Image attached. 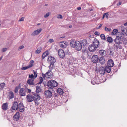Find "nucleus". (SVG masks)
Listing matches in <instances>:
<instances>
[{
    "instance_id": "1",
    "label": "nucleus",
    "mask_w": 127,
    "mask_h": 127,
    "mask_svg": "<svg viewBox=\"0 0 127 127\" xmlns=\"http://www.w3.org/2000/svg\"><path fill=\"white\" fill-rule=\"evenodd\" d=\"M114 41L116 43L114 44V47L116 49H122V46L121 44H126L127 43V39L121 34H118L117 36L114 40Z\"/></svg>"
},
{
    "instance_id": "2",
    "label": "nucleus",
    "mask_w": 127,
    "mask_h": 127,
    "mask_svg": "<svg viewBox=\"0 0 127 127\" xmlns=\"http://www.w3.org/2000/svg\"><path fill=\"white\" fill-rule=\"evenodd\" d=\"M70 45L72 47L74 48L78 51L81 50L82 48V45L81 43L79 41L74 42L72 41L70 42Z\"/></svg>"
},
{
    "instance_id": "3",
    "label": "nucleus",
    "mask_w": 127,
    "mask_h": 127,
    "mask_svg": "<svg viewBox=\"0 0 127 127\" xmlns=\"http://www.w3.org/2000/svg\"><path fill=\"white\" fill-rule=\"evenodd\" d=\"M47 86L49 89H53L54 87H56L58 85V83L55 80H51L47 83Z\"/></svg>"
},
{
    "instance_id": "4",
    "label": "nucleus",
    "mask_w": 127,
    "mask_h": 127,
    "mask_svg": "<svg viewBox=\"0 0 127 127\" xmlns=\"http://www.w3.org/2000/svg\"><path fill=\"white\" fill-rule=\"evenodd\" d=\"M27 89V88H21L19 92L20 95L21 96L26 95Z\"/></svg>"
},
{
    "instance_id": "5",
    "label": "nucleus",
    "mask_w": 127,
    "mask_h": 127,
    "mask_svg": "<svg viewBox=\"0 0 127 127\" xmlns=\"http://www.w3.org/2000/svg\"><path fill=\"white\" fill-rule=\"evenodd\" d=\"M44 94L45 96L49 98H51L52 95V92L49 90L45 91L44 92Z\"/></svg>"
},
{
    "instance_id": "6",
    "label": "nucleus",
    "mask_w": 127,
    "mask_h": 127,
    "mask_svg": "<svg viewBox=\"0 0 127 127\" xmlns=\"http://www.w3.org/2000/svg\"><path fill=\"white\" fill-rule=\"evenodd\" d=\"M58 54L60 58H63L65 57V54L64 50L60 49L58 51Z\"/></svg>"
},
{
    "instance_id": "7",
    "label": "nucleus",
    "mask_w": 127,
    "mask_h": 127,
    "mask_svg": "<svg viewBox=\"0 0 127 127\" xmlns=\"http://www.w3.org/2000/svg\"><path fill=\"white\" fill-rule=\"evenodd\" d=\"M18 107L19 110L20 112H23L24 111V107L22 103L20 102L19 103Z\"/></svg>"
},
{
    "instance_id": "8",
    "label": "nucleus",
    "mask_w": 127,
    "mask_h": 127,
    "mask_svg": "<svg viewBox=\"0 0 127 127\" xmlns=\"http://www.w3.org/2000/svg\"><path fill=\"white\" fill-rule=\"evenodd\" d=\"M47 61L49 63H54L56 62V60L54 57L51 56H48Z\"/></svg>"
},
{
    "instance_id": "9",
    "label": "nucleus",
    "mask_w": 127,
    "mask_h": 127,
    "mask_svg": "<svg viewBox=\"0 0 127 127\" xmlns=\"http://www.w3.org/2000/svg\"><path fill=\"white\" fill-rule=\"evenodd\" d=\"M42 30V29L40 28L35 30L32 33L31 35L33 36L37 35L40 33Z\"/></svg>"
},
{
    "instance_id": "10",
    "label": "nucleus",
    "mask_w": 127,
    "mask_h": 127,
    "mask_svg": "<svg viewBox=\"0 0 127 127\" xmlns=\"http://www.w3.org/2000/svg\"><path fill=\"white\" fill-rule=\"evenodd\" d=\"M92 61L94 63H97L98 61V57L96 55L93 56L91 58Z\"/></svg>"
},
{
    "instance_id": "11",
    "label": "nucleus",
    "mask_w": 127,
    "mask_h": 127,
    "mask_svg": "<svg viewBox=\"0 0 127 127\" xmlns=\"http://www.w3.org/2000/svg\"><path fill=\"white\" fill-rule=\"evenodd\" d=\"M26 98L27 99V101L29 102H31L33 101V95L28 94L26 96Z\"/></svg>"
},
{
    "instance_id": "12",
    "label": "nucleus",
    "mask_w": 127,
    "mask_h": 127,
    "mask_svg": "<svg viewBox=\"0 0 127 127\" xmlns=\"http://www.w3.org/2000/svg\"><path fill=\"white\" fill-rule=\"evenodd\" d=\"M18 103L16 102H14L13 103V105L11 108L14 110H17L18 108Z\"/></svg>"
},
{
    "instance_id": "13",
    "label": "nucleus",
    "mask_w": 127,
    "mask_h": 127,
    "mask_svg": "<svg viewBox=\"0 0 127 127\" xmlns=\"http://www.w3.org/2000/svg\"><path fill=\"white\" fill-rule=\"evenodd\" d=\"M96 46L92 44L91 45H89V49L90 51L91 52H93L95 50H96Z\"/></svg>"
},
{
    "instance_id": "14",
    "label": "nucleus",
    "mask_w": 127,
    "mask_h": 127,
    "mask_svg": "<svg viewBox=\"0 0 127 127\" xmlns=\"http://www.w3.org/2000/svg\"><path fill=\"white\" fill-rule=\"evenodd\" d=\"M67 43L65 41L61 42L60 43V46L61 48H65L67 45Z\"/></svg>"
},
{
    "instance_id": "15",
    "label": "nucleus",
    "mask_w": 127,
    "mask_h": 127,
    "mask_svg": "<svg viewBox=\"0 0 127 127\" xmlns=\"http://www.w3.org/2000/svg\"><path fill=\"white\" fill-rule=\"evenodd\" d=\"M33 100H39L40 99V97L39 95L37 94H33Z\"/></svg>"
},
{
    "instance_id": "16",
    "label": "nucleus",
    "mask_w": 127,
    "mask_h": 127,
    "mask_svg": "<svg viewBox=\"0 0 127 127\" xmlns=\"http://www.w3.org/2000/svg\"><path fill=\"white\" fill-rule=\"evenodd\" d=\"M121 32L122 33L123 35H127V30L124 27H122L121 29Z\"/></svg>"
},
{
    "instance_id": "17",
    "label": "nucleus",
    "mask_w": 127,
    "mask_h": 127,
    "mask_svg": "<svg viewBox=\"0 0 127 127\" xmlns=\"http://www.w3.org/2000/svg\"><path fill=\"white\" fill-rule=\"evenodd\" d=\"M99 43V41L97 40V39L96 38H95L93 42V43L92 44L96 46V47L97 48L98 47Z\"/></svg>"
},
{
    "instance_id": "18",
    "label": "nucleus",
    "mask_w": 127,
    "mask_h": 127,
    "mask_svg": "<svg viewBox=\"0 0 127 127\" xmlns=\"http://www.w3.org/2000/svg\"><path fill=\"white\" fill-rule=\"evenodd\" d=\"M14 97V95L12 91L9 92L8 94V97L9 99H11Z\"/></svg>"
},
{
    "instance_id": "19",
    "label": "nucleus",
    "mask_w": 127,
    "mask_h": 127,
    "mask_svg": "<svg viewBox=\"0 0 127 127\" xmlns=\"http://www.w3.org/2000/svg\"><path fill=\"white\" fill-rule=\"evenodd\" d=\"M107 66L110 67H112L114 66V62L112 59H110L108 60L107 63Z\"/></svg>"
},
{
    "instance_id": "20",
    "label": "nucleus",
    "mask_w": 127,
    "mask_h": 127,
    "mask_svg": "<svg viewBox=\"0 0 127 127\" xmlns=\"http://www.w3.org/2000/svg\"><path fill=\"white\" fill-rule=\"evenodd\" d=\"M20 115L19 112H17L15 114L13 118L14 120L17 121L19 120L20 117Z\"/></svg>"
},
{
    "instance_id": "21",
    "label": "nucleus",
    "mask_w": 127,
    "mask_h": 127,
    "mask_svg": "<svg viewBox=\"0 0 127 127\" xmlns=\"http://www.w3.org/2000/svg\"><path fill=\"white\" fill-rule=\"evenodd\" d=\"M98 61L101 64H104L105 62V61L103 57H100L99 59L98 58Z\"/></svg>"
},
{
    "instance_id": "22",
    "label": "nucleus",
    "mask_w": 127,
    "mask_h": 127,
    "mask_svg": "<svg viewBox=\"0 0 127 127\" xmlns=\"http://www.w3.org/2000/svg\"><path fill=\"white\" fill-rule=\"evenodd\" d=\"M100 70L99 71V72L100 74L103 75L104 74L105 71V70L104 68L103 67H101L100 68Z\"/></svg>"
},
{
    "instance_id": "23",
    "label": "nucleus",
    "mask_w": 127,
    "mask_h": 127,
    "mask_svg": "<svg viewBox=\"0 0 127 127\" xmlns=\"http://www.w3.org/2000/svg\"><path fill=\"white\" fill-rule=\"evenodd\" d=\"M2 107L3 110L5 111L7 109V103H6L3 104L2 106Z\"/></svg>"
},
{
    "instance_id": "24",
    "label": "nucleus",
    "mask_w": 127,
    "mask_h": 127,
    "mask_svg": "<svg viewBox=\"0 0 127 127\" xmlns=\"http://www.w3.org/2000/svg\"><path fill=\"white\" fill-rule=\"evenodd\" d=\"M111 67L109 66H106L105 68H104L105 70V71L108 73H110L111 71Z\"/></svg>"
},
{
    "instance_id": "25",
    "label": "nucleus",
    "mask_w": 127,
    "mask_h": 127,
    "mask_svg": "<svg viewBox=\"0 0 127 127\" xmlns=\"http://www.w3.org/2000/svg\"><path fill=\"white\" fill-rule=\"evenodd\" d=\"M49 54V53L47 51L44 52L42 55V59H44Z\"/></svg>"
},
{
    "instance_id": "26",
    "label": "nucleus",
    "mask_w": 127,
    "mask_h": 127,
    "mask_svg": "<svg viewBox=\"0 0 127 127\" xmlns=\"http://www.w3.org/2000/svg\"><path fill=\"white\" fill-rule=\"evenodd\" d=\"M57 92L58 94L60 95H63L64 93L63 90L60 88H59L57 89Z\"/></svg>"
},
{
    "instance_id": "27",
    "label": "nucleus",
    "mask_w": 127,
    "mask_h": 127,
    "mask_svg": "<svg viewBox=\"0 0 127 127\" xmlns=\"http://www.w3.org/2000/svg\"><path fill=\"white\" fill-rule=\"evenodd\" d=\"M33 80L29 79L27 81V83L30 85H34V83L33 82Z\"/></svg>"
},
{
    "instance_id": "28",
    "label": "nucleus",
    "mask_w": 127,
    "mask_h": 127,
    "mask_svg": "<svg viewBox=\"0 0 127 127\" xmlns=\"http://www.w3.org/2000/svg\"><path fill=\"white\" fill-rule=\"evenodd\" d=\"M99 53L101 55H105L106 54V52L104 50H100L99 51Z\"/></svg>"
},
{
    "instance_id": "29",
    "label": "nucleus",
    "mask_w": 127,
    "mask_h": 127,
    "mask_svg": "<svg viewBox=\"0 0 127 127\" xmlns=\"http://www.w3.org/2000/svg\"><path fill=\"white\" fill-rule=\"evenodd\" d=\"M81 43L82 46H85L87 44V40H83L82 41Z\"/></svg>"
},
{
    "instance_id": "30",
    "label": "nucleus",
    "mask_w": 127,
    "mask_h": 127,
    "mask_svg": "<svg viewBox=\"0 0 127 127\" xmlns=\"http://www.w3.org/2000/svg\"><path fill=\"white\" fill-rule=\"evenodd\" d=\"M46 73L47 74L48 76L49 77V78L51 76L52 73L51 72V70H48V71Z\"/></svg>"
},
{
    "instance_id": "31",
    "label": "nucleus",
    "mask_w": 127,
    "mask_h": 127,
    "mask_svg": "<svg viewBox=\"0 0 127 127\" xmlns=\"http://www.w3.org/2000/svg\"><path fill=\"white\" fill-rule=\"evenodd\" d=\"M42 48L41 47H40L38 48L36 51L35 52L36 54H39L41 52L42 50Z\"/></svg>"
},
{
    "instance_id": "32",
    "label": "nucleus",
    "mask_w": 127,
    "mask_h": 127,
    "mask_svg": "<svg viewBox=\"0 0 127 127\" xmlns=\"http://www.w3.org/2000/svg\"><path fill=\"white\" fill-rule=\"evenodd\" d=\"M107 41L110 43H112L113 41V39L110 36H108L107 38Z\"/></svg>"
},
{
    "instance_id": "33",
    "label": "nucleus",
    "mask_w": 127,
    "mask_h": 127,
    "mask_svg": "<svg viewBox=\"0 0 127 127\" xmlns=\"http://www.w3.org/2000/svg\"><path fill=\"white\" fill-rule=\"evenodd\" d=\"M41 90L40 87L38 86H36V92L37 93H39L41 92Z\"/></svg>"
},
{
    "instance_id": "34",
    "label": "nucleus",
    "mask_w": 127,
    "mask_h": 127,
    "mask_svg": "<svg viewBox=\"0 0 127 127\" xmlns=\"http://www.w3.org/2000/svg\"><path fill=\"white\" fill-rule=\"evenodd\" d=\"M54 63H50V65L49 66V67L50 69L49 70H51L52 69L54 68Z\"/></svg>"
},
{
    "instance_id": "35",
    "label": "nucleus",
    "mask_w": 127,
    "mask_h": 127,
    "mask_svg": "<svg viewBox=\"0 0 127 127\" xmlns=\"http://www.w3.org/2000/svg\"><path fill=\"white\" fill-rule=\"evenodd\" d=\"M108 12H106L104 13L103 16L102 17V19H103L104 17H105V15H106V18L107 19H108V16H109V14H108Z\"/></svg>"
},
{
    "instance_id": "36",
    "label": "nucleus",
    "mask_w": 127,
    "mask_h": 127,
    "mask_svg": "<svg viewBox=\"0 0 127 127\" xmlns=\"http://www.w3.org/2000/svg\"><path fill=\"white\" fill-rule=\"evenodd\" d=\"M31 67V66H30L29 65L27 66L22 67L21 69L23 70H25Z\"/></svg>"
},
{
    "instance_id": "37",
    "label": "nucleus",
    "mask_w": 127,
    "mask_h": 127,
    "mask_svg": "<svg viewBox=\"0 0 127 127\" xmlns=\"http://www.w3.org/2000/svg\"><path fill=\"white\" fill-rule=\"evenodd\" d=\"M42 75L43 77L44 78H49V77L48 76L47 74L46 73L45 74L42 73Z\"/></svg>"
},
{
    "instance_id": "38",
    "label": "nucleus",
    "mask_w": 127,
    "mask_h": 127,
    "mask_svg": "<svg viewBox=\"0 0 127 127\" xmlns=\"http://www.w3.org/2000/svg\"><path fill=\"white\" fill-rule=\"evenodd\" d=\"M100 37L101 39L103 40H105L106 38L104 34H101L100 35Z\"/></svg>"
},
{
    "instance_id": "39",
    "label": "nucleus",
    "mask_w": 127,
    "mask_h": 127,
    "mask_svg": "<svg viewBox=\"0 0 127 127\" xmlns=\"http://www.w3.org/2000/svg\"><path fill=\"white\" fill-rule=\"evenodd\" d=\"M118 31L117 29H114L112 32V33L113 34H115L116 33L118 32Z\"/></svg>"
},
{
    "instance_id": "40",
    "label": "nucleus",
    "mask_w": 127,
    "mask_h": 127,
    "mask_svg": "<svg viewBox=\"0 0 127 127\" xmlns=\"http://www.w3.org/2000/svg\"><path fill=\"white\" fill-rule=\"evenodd\" d=\"M29 78H31V79L33 80H34V77L33 74L31 75H29Z\"/></svg>"
},
{
    "instance_id": "41",
    "label": "nucleus",
    "mask_w": 127,
    "mask_h": 127,
    "mask_svg": "<svg viewBox=\"0 0 127 127\" xmlns=\"http://www.w3.org/2000/svg\"><path fill=\"white\" fill-rule=\"evenodd\" d=\"M93 85H95V84H98L97 82L96 81L95 79H94L92 80L91 81Z\"/></svg>"
},
{
    "instance_id": "42",
    "label": "nucleus",
    "mask_w": 127,
    "mask_h": 127,
    "mask_svg": "<svg viewBox=\"0 0 127 127\" xmlns=\"http://www.w3.org/2000/svg\"><path fill=\"white\" fill-rule=\"evenodd\" d=\"M39 79H40L38 83V84H40L43 81V78L41 77H39Z\"/></svg>"
},
{
    "instance_id": "43",
    "label": "nucleus",
    "mask_w": 127,
    "mask_h": 127,
    "mask_svg": "<svg viewBox=\"0 0 127 127\" xmlns=\"http://www.w3.org/2000/svg\"><path fill=\"white\" fill-rule=\"evenodd\" d=\"M34 63V61L33 60H31L30 62V64H29V65L30 66H31V67L33 65V63Z\"/></svg>"
},
{
    "instance_id": "44",
    "label": "nucleus",
    "mask_w": 127,
    "mask_h": 127,
    "mask_svg": "<svg viewBox=\"0 0 127 127\" xmlns=\"http://www.w3.org/2000/svg\"><path fill=\"white\" fill-rule=\"evenodd\" d=\"M105 30L107 32H110L111 30L110 29L107 28L106 27H105Z\"/></svg>"
},
{
    "instance_id": "45",
    "label": "nucleus",
    "mask_w": 127,
    "mask_h": 127,
    "mask_svg": "<svg viewBox=\"0 0 127 127\" xmlns=\"http://www.w3.org/2000/svg\"><path fill=\"white\" fill-rule=\"evenodd\" d=\"M50 15V13L49 12H48L44 15V17L45 18H47Z\"/></svg>"
},
{
    "instance_id": "46",
    "label": "nucleus",
    "mask_w": 127,
    "mask_h": 127,
    "mask_svg": "<svg viewBox=\"0 0 127 127\" xmlns=\"http://www.w3.org/2000/svg\"><path fill=\"white\" fill-rule=\"evenodd\" d=\"M5 83H2L0 84V87L2 88H4V86L5 85Z\"/></svg>"
},
{
    "instance_id": "47",
    "label": "nucleus",
    "mask_w": 127,
    "mask_h": 127,
    "mask_svg": "<svg viewBox=\"0 0 127 127\" xmlns=\"http://www.w3.org/2000/svg\"><path fill=\"white\" fill-rule=\"evenodd\" d=\"M18 89L19 88L18 87H16L15 88V90H14V92L16 93H17L18 92Z\"/></svg>"
},
{
    "instance_id": "48",
    "label": "nucleus",
    "mask_w": 127,
    "mask_h": 127,
    "mask_svg": "<svg viewBox=\"0 0 127 127\" xmlns=\"http://www.w3.org/2000/svg\"><path fill=\"white\" fill-rule=\"evenodd\" d=\"M33 73L34 75V76L35 78H36L37 76V74L36 72H35L34 70H33Z\"/></svg>"
},
{
    "instance_id": "49",
    "label": "nucleus",
    "mask_w": 127,
    "mask_h": 127,
    "mask_svg": "<svg viewBox=\"0 0 127 127\" xmlns=\"http://www.w3.org/2000/svg\"><path fill=\"white\" fill-rule=\"evenodd\" d=\"M57 17L58 18H60L62 19L63 18V16L61 15H59Z\"/></svg>"
},
{
    "instance_id": "50",
    "label": "nucleus",
    "mask_w": 127,
    "mask_h": 127,
    "mask_svg": "<svg viewBox=\"0 0 127 127\" xmlns=\"http://www.w3.org/2000/svg\"><path fill=\"white\" fill-rule=\"evenodd\" d=\"M54 41V40L53 39H49L48 41V42L52 43Z\"/></svg>"
},
{
    "instance_id": "51",
    "label": "nucleus",
    "mask_w": 127,
    "mask_h": 127,
    "mask_svg": "<svg viewBox=\"0 0 127 127\" xmlns=\"http://www.w3.org/2000/svg\"><path fill=\"white\" fill-rule=\"evenodd\" d=\"M7 50V48H3L1 50L2 52H4L6 51Z\"/></svg>"
},
{
    "instance_id": "52",
    "label": "nucleus",
    "mask_w": 127,
    "mask_h": 127,
    "mask_svg": "<svg viewBox=\"0 0 127 127\" xmlns=\"http://www.w3.org/2000/svg\"><path fill=\"white\" fill-rule=\"evenodd\" d=\"M38 100H36L34 101L36 105H38L39 104V102L38 101Z\"/></svg>"
},
{
    "instance_id": "53",
    "label": "nucleus",
    "mask_w": 127,
    "mask_h": 127,
    "mask_svg": "<svg viewBox=\"0 0 127 127\" xmlns=\"http://www.w3.org/2000/svg\"><path fill=\"white\" fill-rule=\"evenodd\" d=\"M31 92V91L30 89H27V92L26 93H30Z\"/></svg>"
},
{
    "instance_id": "54",
    "label": "nucleus",
    "mask_w": 127,
    "mask_h": 127,
    "mask_svg": "<svg viewBox=\"0 0 127 127\" xmlns=\"http://www.w3.org/2000/svg\"><path fill=\"white\" fill-rule=\"evenodd\" d=\"M24 17H22L19 20V21H24Z\"/></svg>"
},
{
    "instance_id": "55",
    "label": "nucleus",
    "mask_w": 127,
    "mask_h": 127,
    "mask_svg": "<svg viewBox=\"0 0 127 127\" xmlns=\"http://www.w3.org/2000/svg\"><path fill=\"white\" fill-rule=\"evenodd\" d=\"M24 47V46L23 45H22L21 46H20L19 48L20 49H21L23 48Z\"/></svg>"
},
{
    "instance_id": "56",
    "label": "nucleus",
    "mask_w": 127,
    "mask_h": 127,
    "mask_svg": "<svg viewBox=\"0 0 127 127\" xmlns=\"http://www.w3.org/2000/svg\"><path fill=\"white\" fill-rule=\"evenodd\" d=\"M99 33L97 31H96L95 32V35H98Z\"/></svg>"
},
{
    "instance_id": "57",
    "label": "nucleus",
    "mask_w": 127,
    "mask_h": 127,
    "mask_svg": "<svg viewBox=\"0 0 127 127\" xmlns=\"http://www.w3.org/2000/svg\"><path fill=\"white\" fill-rule=\"evenodd\" d=\"M121 4V2H119V3H118L117 4V5L118 6L120 5Z\"/></svg>"
},
{
    "instance_id": "58",
    "label": "nucleus",
    "mask_w": 127,
    "mask_h": 127,
    "mask_svg": "<svg viewBox=\"0 0 127 127\" xmlns=\"http://www.w3.org/2000/svg\"><path fill=\"white\" fill-rule=\"evenodd\" d=\"M102 24H100L99 27L98 28V29L100 28V27H101L102 26Z\"/></svg>"
},
{
    "instance_id": "59",
    "label": "nucleus",
    "mask_w": 127,
    "mask_h": 127,
    "mask_svg": "<svg viewBox=\"0 0 127 127\" xmlns=\"http://www.w3.org/2000/svg\"><path fill=\"white\" fill-rule=\"evenodd\" d=\"M81 9V7H78L77 8V9L78 10H80V9Z\"/></svg>"
},
{
    "instance_id": "60",
    "label": "nucleus",
    "mask_w": 127,
    "mask_h": 127,
    "mask_svg": "<svg viewBox=\"0 0 127 127\" xmlns=\"http://www.w3.org/2000/svg\"><path fill=\"white\" fill-rule=\"evenodd\" d=\"M124 25L125 26H127V22H126V23H125L124 24Z\"/></svg>"
},
{
    "instance_id": "61",
    "label": "nucleus",
    "mask_w": 127,
    "mask_h": 127,
    "mask_svg": "<svg viewBox=\"0 0 127 127\" xmlns=\"http://www.w3.org/2000/svg\"><path fill=\"white\" fill-rule=\"evenodd\" d=\"M65 36H62V37H60V38H64V37H65Z\"/></svg>"
},
{
    "instance_id": "62",
    "label": "nucleus",
    "mask_w": 127,
    "mask_h": 127,
    "mask_svg": "<svg viewBox=\"0 0 127 127\" xmlns=\"http://www.w3.org/2000/svg\"><path fill=\"white\" fill-rule=\"evenodd\" d=\"M48 5V4H45V5L44 6H47Z\"/></svg>"
},
{
    "instance_id": "63",
    "label": "nucleus",
    "mask_w": 127,
    "mask_h": 127,
    "mask_svg": "<svg viewBox=\"0 0 127 127\" xmlns=\"http://www.w3.org/2000/svg\"><path fill=\"white\" fill-rule=\"evenodd\" d=\"M69 28H71L72 27V26L71 25V26H69Z\"/></svg>"
},
{
    "instance_id": "64",
    "label": "nucleus",
    "mask_w": 127,
    "mask_h": 127,
    "mask_svg": "<svg viewBox=\"0 0 127 127\" xmlns=\"http://www.w3.org/2000/svg\"><path fill=\"white\" fill-rule=\"evenodd\" d=\"M2 57H0V60H1V59H2Z\"/></svg>"
}]
</instances>
